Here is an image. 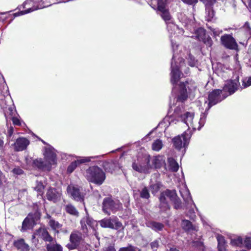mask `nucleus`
Returning <instances> with one entry per match:
<instances>
[{"mask_svg":"<svg viewBox=\"0 0 251 251\" xmlns=\"http://www.w3.org/2000/svg\"><path fill=\"white\" fill-rule=\"evenodd\" d=\"M95 157H77L76 160L72 162L71 164L68 167L67 172L68 173H72L76 167L84 163L88 162L90 161L91 159L94 158Z\"/></svg>","mask_w":251,"mask_h":251,"instance_id":"dca6fc26","label":"nucleus"},{"mask_svg":"<svg viewBox=\"0 0 251 251\" xmlns=\"http://www.w3.org/2000/svg\"><path fill=\"white\" fill-rule=\"evenodd\" d=\"M243 238L241 236H237L230 240V244L233 246L243 248Z\"/></svg>","mask_w":251,"mask_h":251,"instance_id":"c85d7f7f","label":"nucleus"},{"mask_svg":"<svg viewBox=\"0 0 251 251\" xmlns=\"http://www.w3.org/2000/svg\"><path fill=\"white\" fill-rule=\"evenodd\" d=\"M149 157L144 156L142 158H138L132 163V168L134 170L141 173L148 174L151 172L153 166L150 164Z\"/></svg>","mask_w":251,"mask_h":251,"instance_id":"423d86ee","label":"nucleus"},{"mask_svg":"<svg viewBox=\"0 0 251 251\" xmlns=\"http://www.w3.org/2000/svg\"><path fill=\"white\" fill-rule=\"evenodd\" d=\"M166 24L167 25L168 30L171 32V34H173V32H175L176 30L178 29L177 26L174 24L173 20Z\"/></svg>","mask_w":251,"mask_h":251,"instance_id":"58836bf2","label":"nucleus"},{"mask_svg":"<svg viewBox=\"0 0 251 251\" xmlns=\"http://www.w3.org/2000/svg\"><path fill=\"white\" fill-rule=\"evenodd\" d=\"M99 223L100 226L103 228H109L116 230L124 229L122 223L117 217L104 218L100 220Z\"/></svg>","mask_w":251,"mask_h":251,"instance_id":"6e6552de","label":"nucleus"},{"mask_svg":"<svg viewBox=\"0 0 251 251\" xmlns=\"http://www.w3.org/2000/svg\"><path fill=\"white\" fill-rule=\"evenodd\" d=\"M160 15L162 18L165 21L166 24L169 23L170 22L173 21L168 9L160 12Z\"/></svg>","mask_w":251,"mask_h":251,"instance_id":"2f4dec72","label":"nucleus"},{"mask_svg":"<svg viewBox=\"0 0 251 251\" xmlns=\"http://www.w3.org/2000/svg\"><path fill=\"white\" fill-rule=\"evenodd\" d=\"M244 27L246 29H250V27L249 23L246 22L244 25Z\"/></svg>","mask_w":251,"mask_h":251,"instance_id":"0e129e2a","label":"nucleus"},{"mask_svg":"<svg viewBox=\"0 0 251 251\" xmlns=\"http://www.w3.org/2000/svg\"><path fill=\"white\" fill-rule=\"evenodd\" d=\"M141 197L144 199H149L150 197V194L149 193L148 190L146 187L144 188L141 193H140Z\"/></svg>","mask_w":251,"mask_h":251,"instance_id":"37998d69","label":"nucleus"},{"mask_svg":"<svg viewBox=\"0 0 251 251\" xmlns=\"http://www.w3.org/2000/svg\"><path fill=\"white\" fill-rule=\"evenodd\" d=\"M196 39L200 41L203 42L207 46H210L212 44V41L209 36H206L205 30L202 28H198L195 32L194 36Z\"/></svg>","mask_w":251,"mask_h":251,"instance_id":"f8f14e48","label":"nucleus"},{"mask_svg":"<svg viewBox=\"0 0 251 251\" xmlns=\"http://www.w3.org/2000/svg\"><path fill=\"white\" fill-rule=\"evenodd\" d=\"M80 224L82 230L84 233H86L88 231V227L87 226L86 224L89 226V227L90 228H92L93 231L96 230V228L98 226L97 222L89 217H86V218H83L80 221Z\"/></svg>","mask_w":251,"mask_h":251,"instance_id":"ddd939ff","label":"nucleus"},{"mask_svg":"<svg viewBox=\"0 0 251 251\" xmlns=\"http://www.w3.org/2000/svg\"><path fill=\"white\" fill-rule=\"evenodd\" d=\"M162 147L163 143L162 141L160 139L155 140L152 144V149L154 151H158Z\"/></svg>","mask_w":251,"mask_h":251,"instance_id":"473e14b6","label":"nucleus"},{"mask_svg":"<svg viewBox=\"0 0 251 251\" xmlns=\"http://www.w3.org/2000/svg\"><path fill=\"white\" fill-rule=\"evenodd\" d=\"M179 87L181 89V92L180 95L177 98V100L182 102L187 98V89L184 83H180Z\"/></svg>","mask_w":251,"mask_h":251,"instance_id":"393cba45","label":"nucleus"},{"mask_svg":"<svg viewBox=\"0 0 251 251\" xmlns=\"http://www.w3.org/2000/svg\"><path fill=\"white\" fill-rule=\"evenodd\" d=\"M193 246H200L202 244V243L201 241H194L193 242Z\"/></svg>","mask_w":251,"mask_h":251,"instance_id":"bf43d9fd","label":"nucleus"},{"mask_svg":"<svg viewBox=\"0 0 251 251\" xmlns=\"http://www.w3.org/2000/svg\"><path fill=\"white\" fill-rule=\"evenodd\" d=\"M10 119L12 120L13 124L14 125L21 126L23 124H25V123L23 121H21L17 117H11L10 118Z\"/></svg>","mask_w":251,"mask_h":251,"instance_id":"c03bdc74","label":"nucleus"},{"mask_svg":"<svg viewBox=\"0 0 251 251\" xmlns=\"http://www.w3.org/2000/svg\"><path fill=\"white\" fill-rule=\"evenodd\" d=\"M81 239V235L78 232L75 231L71 233L70 237V242L67 245L69 250L75 249L78 245Z\"/></svg>","mask_w":251,"mask_h":251,"instance_id":"4468645a","label":"nucleus"},{"mask_svg":"<svg viewBox=\"0 0 251 251\" xmlns=\"http://www.w3.org/2000/svg\"><path fill=\"white\" fill-rule=\"evenodd\" d=\"M4 180V176L0 171V186L2 185L3 181Z\"/></svg>","mask_w":251,"mask_h":251,"instance_id":"13d9d810","label":"nucleus"},{"mask_svg":"<svg viewBox=\"0 0 251 251\" xmlns=\"http://www.w3.org/2000/svg\"><path fill=\"white\" fill-rule=\"evenodd\" d=\"M169 200L174 202L176 209H178L180 207V201L177 198L176 191L167 190L162 193L160 197V208L162 210H166L169 208L168 204Z\"/></svg>","mask_w":251,"mask_h":251,"instance_id":"7ed1b4c3","label":"nucleus"},{"mask_svg":"<svg viewBox=\"0 0 251 251\" xmlns=\"http://www.w3.org/2000/svg\"><path fill=\"white\" fill-rule=\"evenodd\" d=\"M168 162L170 169L172 172H176L178 170V164L174 158L172 157L168 158Z\"/></svg>","mask_w":251,"mask_h":251,"instance_id":"c756f323","label":"nucleus"},{"mask_svg":"<svg viewBox=\"0 0 251 251\" xmlns=\"http://www.w3.org/2000/svg\"><path fill=\"white\" fill-rule=\"evenodd\" d=\"M206 9L208 11L209 18H213L214 15V11L211 9L210 7H206Z\"/></svg>","mask_w":251,"mask_h":251,"instance_id":"864d4df0","label":"nucleus"},{"mask_svg":"<svg viewBox=\"0 0 251 251\" xmlns=\"http://www.w3.org/2000/svg\"><path fill=\"white\" fill-rule=\"evenodd\" d=\"M47 249L48 251H62V247L57 244H48Z\"/></svg>","mask_w":251,"mask_h":251,"instance_id":"e433bc0d","label":"nucleus"},{"mask_svg":"<svg viewBox=\"0 0 251 251\" xmlns=\"http://www.w3.org/2000/svg\"><path fill=\"white\" fill-rule=\"evenodd\" d=\"M151 247L153 250H156L158 247V242L156 240L151 243Z\"/></svg>","mask_w":251,"mask_h":251,"instance_id":"603ef678","label":"nucleus"},{"mask_svg":"<svg viewBox=\"0 0 251 251\" xmlns=\"http://www.w3.org/2000/svg\"><path fill=\"white\" fill-rule=\"evenodd\" d=\"M112 203L113 204H112V207H111V210L112 211L115 212L122 207V204L118 200H113Z\"/></svg>","mask_w":251,"mask_h":251,"instance_id":"4c0bfd02","label":"nucleus"},{"mask_svg":"<svg viewBox=\"0 0 251 251\" xmlns=\"http://www.w3.org/2000/svg\"><path fill=\"white\" fill-rule=\"evenodd\" d=\"M197 61L192 56L189 57V64L192 67H194L196 65Z\"/></svg>","mask_w":251,"mask_h":251,"instance_id":"de8ad7c7","label":"nucleus"},{"mask_svg":"<svg viewBox=\"0 0 251 251\" xmlns=\"http://www.w3.org/2000/svg\"><path fill=\"white\" fill-rule=\"evenodd\" d=\"M188 215L192 219H193L195 217V215L194 213L193 210H190V212H189V214H188Z\"/></svg>","mask_w":251,"mask_h":251,"instance_id":"052dcab7","label":"nucleus"},{"mask_svg":"<svg viewBox=\"0 0 251 251\" xmlns=\"http://www.w3.org/2000/svg\"><path fill=\"white\" fill-rule=\"evenodd\" d=\"M68 194L76 201H83V196L80 194L79 189L73 185H69L67 189Z\"/></svg>","mask_w":251,"mask_h":251,"instance_id":"2eb2a0df","label":"nucleus"},{"mask_svg":"<svg viewBox=\"0 0 251 251\" xmlns=\"http://www.w3.org/2000/svg\"><path fill=\"white\" fill-rule=\"evenodd\" d=\"M47 217L50 219V220L49 221V225L50 226V227L52 229L56 230L58 232V230L61 228L62 225L60 224L57 221H56L53 219H50V215H48Z\"/></svg>","mask_w":251,"mask_h":251,"instance_id":"cd10ccee","label":"nucleus"},{"mask_svg":"<svg viewBox=\"0 0 251 251\" xmlns=\"http://www.w3.org/2000/svg\"><path fill=\"white\" fill-rule=\"evenodd\" d=\"M216 238L218 241V251H226V245L224 236L221 235H217Z\"/></svg>","mask_w":251,"mask_h":251,"instance_id":"b1692460","label":"nucleus"},{"mask_svg":"<svg viewBox=\"0 0 251 251\" xmlns=\"http://www.w3.org/2000/svg\"><path fill=\"white\" fill-rule=\"evenodd\" d=\"M243 85L244 88L249 87L251 85V76L248 79H245L243 81Z\"/></svg>","mask_w":251,"mask_h":251,"instance_id":"49530a36","label":"nucleus"},{"mask_svg":"<svg viewBox=\"0 0 251 251\" xmlns=\"http://www.w3.org/2000/svg\"><path fill=\"white\" fill-rule=\"evenodd\" d=\"M61 192L57 191L55 189L50 188H49L46 193V197L48 200L52 201L54 202L57 201L61 197Z\"/></svg>","mask_w":251,"mask_h":251,"instance_id":"aec40b11","label":"nucleus"},{"mask_svg":"<svg viewBox=\"0 0 251 251\" xmlns=\"http://www.w3.org/2000/svg\"><path fill=\"white\" fill-rule=\"evenodd\" d=\"M221 41L222 44L227 49L233 50L238 49V44L230 34H225L221 36Z\"/></svg>","mask_w":251,"mask_h":251,"instance_id":"9d476101","label":"nucleus"},{"mask_svg":"<svg viewBox=\"0 0 251 251\" xmlns=\"http://www.w3.org/2000/svg\"><path fill=\"white\" fill-rule=\"evenodd\" d=\"M152 163L155 168H160L162 167H165V160L163 156L158 155L154 156L152 160Z\"/></svg>","mask_w":251,"mask_h":251,"instance_id":"4be33fe9","label":"nucleus"},{"mask_svg":"<svg viewBox=\"0 0 251 251\" xmlns=\"http://www.w3.org/2000/svg\"><path fill=\"white\" fill-rule=\"evenodd\" d=\"M183 108L182 106L178 105L175 109L174 115L171 116H166L158 126L165 125V126H173L176 125L179 122L178 119L182 115Z\"/></svg>","mask_w":251,"mask_h":251,"instance_id":"0eeeda50","label":"nucleus"},{"mask_svg":"<svg viewBox=\"0 0 251 251\" xmlns=\"http://www.w3.org/2000/svg\"><path fill=\"white\" fill-rule=\"evenodd\" d=\"M120 251H135L133 247L129 246L127 248L121 249Z\"/></svg>","mask_w":251,"mask_h":251,"instance_id":"5fc2aeb1","label":"nucleus"},{"mask_svg":"<svg viewBox=\"0 0 251 251\" xmlns=\"http://www.w3.org/2000/svg\"><path fill=\"white\" fill-rule=\"evenodd\" d=\"M108 251H115V250L112 246H110L108 248Z\"/></svg>","mask_w":251,"mask_h":251,"instance_id":"774afa93","label":"nucleus"},{"mask_svg":"<svg viewBox=\"0 0 251 251\" xmlns=\"http://www.w3.org/2000/svg\"><path fill=\"white\" fill-rule=\"evenodd\" d=\"M104 169L107 172H112L116 170V164L113 162H105L103 165Z\"/></svg>","mask_w":251,"mask_h":251,"instance_id":"f704fd0d","label":"nucleus"},{"mask_svg":"<svg viewBox=\"0 0 251 251\" xmlns=\"http://www.w3.org/2000/svg\"><path fill=\"white\" fill-rule=\"evenodd\" d=\"M179 60L180 63L179 66L174 64L173 62H172L171 63L172 72L171 74V81L173 85L176 84L183 75V74L180 72L179 69L182 70V68L184 64V60L182 58H180Z\"/></svg>","mask_w":251,"mask_h":251,"instance_id":"1a4fd4ad","label":"nucleus"},{"mask_svg":"<svg viewBox=\"0 0 251 251\" xmlns=\"http://www.w3.org/2000/svg\"><path fill=\"white\" fill-rule=\"evenodd\" d=\"M13 129L12 126H10L8 129L9 135L11 136L13 133Z\"/></svg>","mask_w":251,"mask_h":251,"instance_id":"e2e57ef3","label":"nucleus"},{"mask_svg":"<svg viewBox=\"0 0 251 251\" xmlns=\"http://www.w3.org/2000/svg\"><path fill=\"white\" fill-rule=\"evenodd\" d=\"M211 30L213 32V34L216 36H218L222 32V30L218 28H212Z\"/></svg>","mask_w":251,"mask_h":251,"instance_id":"3c124183","label":"nucleus"},{"mask_svg":"<svg viewBox=\"0 0 251 251\" xmlns=\"http://www.w3.org/2000/svg\"><path fill=\"white\" fill-rule=\"evenodd\" d=\"M147 226L155 230H160L162 229L163 225L160 223L152 222L148 223Z\"/></svg>","mask_w":251,"mask_h":251,"instance_id":"72a5a7b5","label":"nucleus"},{"mask_svg":"<svg viewBox=\"0 0 251 251\" xmlns=\"http://www.w3.org/2000/svg\"><path fill=\"white\" fill-rule=\"evenodd\" d=\"M34 189L39 193V195L42 196L43 190L44 189V186L41 182L37 181L36 182V186L34 187Z\"/></svg>","mask_w":251,"mask_h":251,"instance_id":"ea45409f","label":"nucleus"},{"mask_svg":"<svg viewBox=\"0 0 251 251\" xmlns=\"http://www.w3.org/2000/svg\"><path fill=\"white\" fill-rule=\"evenodd\" d=\"M181 226L185 230L190 233H194L198 230L195 226H194L188 220H183L182 221Z\"/></svg>","mask_w":251,"mask_h":251,"instance_id":"5701e85b","label":"nucleus"},{"mask_svg":"<svg viewBox=\"0 0 251 251\" xmlns=\"http://www.w3.org/2000/svg\"><path fill=\"white\" fill-rule=\"evenodd\" d=\"M248 7L251 9V0H248Z\"/></svg>","mask_w":251,"mask_h":251,"instance_id":"338daca9","label":"nucleus"},{"mask_svg":"<svg viewBox=\"0 0 251 251\" xmlns=\"http://www.w3.org/2000/svg\"><path fill=\"white\" fill-rule=\"evenodd\" d=\"M195 129L193 126H188L186 130L181 135H178L173 139V143L175 148L178 150L182 148H186L189 145V140L192 134V131Z\"/></svg>","mask_w":251,"mask_h":251,"instance_id":"39448f33","label":"nucleus"},{"mask_svg":"<svg viewBox=\"0 0 251 251\" xmlns=\"http://www.w3.org/2000/svg\"><path fill=\"white\" fill-rule=\"evenodd\" d=\"M65 209L66 212L70 214L75 216H77L78 214V212L76 208L71 204L67 205Z\"/></svg>","mask_w":251,"mask_h":251,"instance_id":"c9c22d12","label":"nucleus"},{"mask_svg":"<svg viewBox=\"0 0 251 251\" xmlns=\"http://www.w3.org/2000/svg\"><path fill=\"white\" fill-rule=\"evenodd\" d=\"M179 192L181 194V196L183 198V200L187 202L188 204H194V202L192 199L191 196L190 195V192L189 190L185 187V186H183V188H182L179 190Z\"/></svg>","mask_w":251,"mask_h":251,"instance_id":"412c9836","label":"nucleus"},{"mask_svg":"<svg viewBox=\"0 0 251 251\" xmlns=\"http://www.w3.org/2000/svg\"><path fill=\"white\" fill-rule=\"evenodd\" d=\"M14 246L20 251H27L29 250V246L25 243L23 239H20L15 241Z\"/></svg>","mask_w":251,"mask_h":251,"instance_id":"a878e982","label":"nucleus"},{"mask_svg":"<svg viewBox=\"0 0 251 251\" xmlns=\"http://www.w3.org/2000/svg\"><path fill=\"white\" fill-rule=\"evenodd\" d=\"M151 189L152 194H155L159 189V184L157 183L151 185Z\"/></svg>","mask_w":251,"mask_h":251,"instance_id":"a18cd8bd","label":"nucleus"},{"mask_svg":"<svg viewBox=\"0 0 251 251\" xmlns=\"http://www.w3.org/2000/svg\"><path fill=\"white\" fill-rule=\"evenodd\" d=\"M12 172L16 175H21L23 174V170L19 168H16L13 169Z\"/></svg>","mask_w":251,"mask_h":251,"instance_id":"8fccbe9b","label":"nucleus"},{"mask_svg":"<svg viewBox=\"0 0 251 251\" xmlns=\"http://www.w3.org/2000/svg\"><path fill=\"white\" fill-rule=\"evenodd\" d=\"M32 2L31 0H26L23 4V7L24 8H25V5H26L27 4H30Z\"/></svg>","mask_w":251,"mask_h":251,"instance_id":"680f3d73","label":"nucleus"},{"mask_svg":"<svg viewBox=\"0 0 251 251\" xmlns=\"http://www.w3.org/2000/svg\"><path fill=\"white\" fill-rule=\"evenodd\" d=\"M37 9V8H29L27 10L22 11L20 12L16 13L14 14V15H15V16H19L20 15H22L28 13L29 12H32Z\"/></svg>","mask_w":251,"mask_h":251,"instance_id":"79ce46f5","label":"nucleus"},{"mask_svg":"<svg viewBox=\"0 0 251 251\" xmlns=\"http://www.w3.org/2000/svg\"><path fill=\"white\" fill-rule=\"evenodd\" d=\"M113 200L110 198H105L104 199L103 201V211L108 215H110V213L108 210H111V207L113 204Z\"/></svg>","mask_w":251,"mask_h":251,"instance_id":"bb28decb","label":"nucleus"},{"mask_svg":"<svg viewBox=\"0 0 251 251\" xmlns=\"http://www.w3.org/2000/svg\"><path fill=\"white\" fill-rule=\"evenodd\" d=\"M194 113L192 112H186L184 115L179 118V122L177 124L183 123L187 126L193 124Z\"/></svg>","mask_w":251,"mask_h":251,"instance_id":"6ab92c4d","label":"nucleus"},{"mask_svg":"<svg viewBox=\"0 0 251 251\" xmlns=\"http://www.w3.org/2000/svg\"><path fill=\"white\" fill-rule=\"evenodd\" d=\"M243 248L245 249L244 251L251 249V235H246L243 238Z\"/></svg>","mask_w":251,"mask_h":251,"instance_id":"7c9ffc66","label":"nucleus"},{"mask_svg":"<svg viewBox=\"0 0 251 251\" xmlns=\"http://www.w3.org/2000/svg\"><path fill=\"white\" fill-rule=\"evenodd\" d=\"M157 8H158V11L160 12L167 9L165 7V2L163 0H158Z\"/></svg>","mask_w":251,"mask_h":251,"instance_id":"a19ab883","label":"nucleus"},{"mask_svg":"<svg viewBox=\"0 0 251 251\" xmlns=\"http://www.w3.org/2000/svg\"><path fill=\"white\" fill-rule=\"evenodd\" d=\"M8 110L10 112V114H12L13 112V111L15 110L14 108L12 107H10L8 108Z\"/></svg>","mask_w":251,"mask_h":251,"instance_id":"69168bd1","label":"nucleus"},{"mask_svg":"<svg viewBox=\"0 0 251 251\" xmlns=\"http://www.w3.org/2000/svg\"><path fill=\"white\" fill-rule=\"evenodd\" d=\"M42 142L46 146L44 147L43 154L44 161L41 158L36 159L32 161L33 168L40 169L50 170L52 165L57 163V157L55 150L44 140L40 139Z\"/></svg>","mask_w":251,"mask_h":251,"instance_id":"f03ea898","label":"nucleus"},{"mask_svg":"<svg viewBox=\"0 0 251 251\" xmlns=\"http://www.w3.org/2000/svg\"><path fill=\"white\" fill-rule=\"evenodd\" d=\"M84 175L89 182L98 185H101L105 179L104 172L101 168L95 166L87 169Z\"/></svg>","mask_w":251,"mask_h":251,"instance_id":"20e7f679","label":"nucleus"},{"mask_svg":"<svg viewBox=\"0 0 251 251\" xmlns=\"http://www.w3.org/2000/svg\"><path fill=\"white\" fill-rule=\"evenodd\" d=\"M42 238L45 241L50 242L52 241V237L49 234L47 230L43 228H40L33 235V240L37 238Z\"/></svg>","mask_w":251,"mask_h":251,"instance_id":"a211bd4d","label":"nucleus"},{"mask_svg":"<svg viewBox=\"0 0 251 251\" xmlns=\"http://www.w3.org/2000/svg\"><path fill=\"white\" fill-rule=\"evenodd\" d=\"M39 218L38 214H36L35 217L32 214H29L23 222L21 231L24 232L31 229L36 224V221Z\"/></svg>","mask_w":251,"mask_h":251,"instance_id":"9b49d317","label":"nucleus"},{"mask_svg":"<svg viewBox=\"0 0 251 251\" xmlns=\"http://www.w3.org/2000/svg\"><path fill=\"white\" fill-rule=\"evenodd\" d=\"M239 85L238 79L229 80L226 82L222 90L216 89L210 93L208 95V109L212 106L221 101L228 95L233 94L237 90Z\"/></svg>","mask_w":251,"mask_h":251,"instance_id":"f257e3e1","label":"nucleus"},{"mask_svg":"<svg viewBox=\"0 0 251 251\" xmlns=\"http://www.w3.org/2000/svg\"><path fill=\"white\" fill-rule=\"evenodd\" d=\"M29 143V140L27 138L24 137L19 138L14 144V149L17 151H22L26 149Z\"/></svg>","mask_w":251,"mask_h":251,"instance_id":"f3484780","label":"nucleus"},{"mask_svg":"<svg viewBox=\"0 0 251 251\" xmlns=\"http://www.w3.org/2000/svg\"><path fill=\"white\" fill-rule=\"evenodd\" d=\"M184 3H186L188 4H193L194 3H196L198 2V0H181Z\"/></svg>","mask_w":251,"mask_h":251,"instance_id":"6e6d98bb","label":"nucleus"},{"mask_svg":"<svg viewBox=\"0 0 251 251\" xmlns=\"http://www.w3.org/2000/svg\"><path fill=\"white\" fill-rule=\"evenodd\" d=\"M171 41L172 49H173V50L174 51L177 48L178 46L176 44V41L174 42L172 39H171Z\"/></svg>","mask_w":251,"mask_h":251,"instance_id":"4d7b16f0","label":"nucleus"},{"mask_svg":"<svg viewBox=\"0 0 251 251\" xmlns=\"http://www.w3.org/2000/svg\"><path fill=\"white\" fill-rule=\"evenodd\" d=\"M216 1V0H204V3L206 7H210Z\"/></svg>","mask_w":251,"mask_h":251,"instance_id":"09e8293b","label":"nucleus"}]
</instances>
